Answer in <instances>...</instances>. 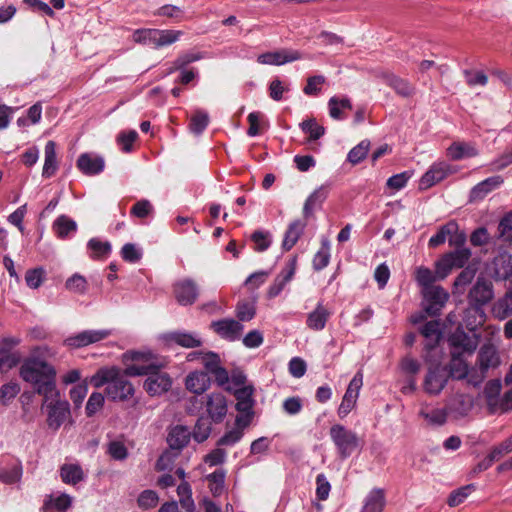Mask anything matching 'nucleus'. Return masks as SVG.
Segmentation results:
<instances>
[{
  "mask_svg": "<svg viewBox=\"0 0 512 512\" xmlns=\"http://www.w3.org/2000/svg\"><path fill=\"white\" fill-rule=\"evenodd\" d=\"M126 363L125 374L135 377L146 375L144 389L150 396H160L172 386V379L160 369L165 367L164 360L159 359L151 351L130 350L123 354Z\"/></svg>",
  "mask_w": 512,
  "mask_h": 512,
  "instance_id": "f257e3e1",
  "label": "nucleus"
},
{
  "mask_svg": "<svg viewBox=\"0 0 512 512\" xmlns=\"http://www.w3.org/2000/svg\"><path fill=\"white\" fill-rule=\"evenodd\" d=\"M21 378L30 383L34 390L48 398L49 395H57L56 370L47 362L36 357L28 358L20 368Z\"/></svg>",
  "mask_w": 512,
  "mask_h": 512,
  "instance_id": "f03ea898",
  "label": "nucleus"
},
{
  "mask_svg": "<svg viewBox=\"0 0 512 512\" xmlns=\"http://www.w3.org/2000/svg\"><path fill=\"white\" fill-rule=\"evenodd\" d=\"M125 371L115 367H102L90 378V383L95 388H101L106 385L105 393L108 399L112 401H125L133 396L134 387L126 379Z\"/></svg>",
  "mask_w": 512,
  "mask_h": 512,
  "instance_id": "7ed1b4c3",
  "label": "nucleus"
},
{
  "mask_svg": "<svg viewBox=\"0 0 512 512\" xmlns=\"http://www.w3.org/2000/svg\"><path fill=\"white\" fill-rule=\"evenodd\" d=\"M329 435L341 459H347L361 449V441L357 434L341 424L331 426Z\"/></svg>",
  "mask_w": 512,
  "mask_h": 512,
  "instance_id": "20e7f679",
  "label": "nucleus"
},
{
  "mask_svg": "<svg viewBox=\"0 0 512 512\" xmlns=\"http://www.w3.org/2000/svg\"><path fill=\"white\" fill-rule=\"evenodd\" d=\"M474 407V397L461 386H452L446 398L445 408L453 419H462L469 415Z\"/></svg>",
  "mask_w": 512,
  "mask_h": 512,
  "instance_id": "39448f33",
  "label": "nucleus"
},
{
  "mask_svg": "<svg viewBox=\"0 0 512 512\" xmlns=\"http://www.w3.org/2000/svg\"><path fill=\"white\" fill-rule=\"evenodd\" d=\"M423 382L424 391L432 396L439 395L448 383L449 375L440 363V354L431 355V360Z\"/></svg>",
  "mask_w": 512,
  "mask_h": 512,
  "instance_id": "423d86ee",
  "label": "nucleus"
},
{
  "mask_svg": "<svg viewBox=\"0 0 512 512\" xmlns=\"http://www.w3.org/2000/svg\"><path fill=\"white\" fill-rule=\"evenodd\" d=\"M42 408L46 410L47 425L53 430H58L70 417L69 402L61 399L59 392L57 395L52 394L48 398H44Z\"/></svg>",
  "mask_w": 512,
  "mask_h": 512,
  "instance_id": "0eeeda50",
  "label": "nucleus"
},
{
  "mask_svg": "<svg viewBox=\"0 0 512 512\" xmlns=\"http://www.w3.org/2000/svg\"><path fill=\"white\" fill-rule=\"evenodd\" d=\"M493 296L492 283L483 278H478L468 295L469 304L472 306L471 310L480 318L478 324L484 321V311L482 307L490 302Z\"/></svg>",
  "mask_w": 512,
  "mask_h": 512,
  "instance_id": "6e6552de",
  "label": "nucleus"
},
{
  "mask_svg": "<svg viewBox=\"0 0 512 512\" xmlns=\"http://www.w3.org/2000/svg\"><path fill=\"white\" fill-rule=\"evenodd\" d=\"M423 310L429 316H437L449 298V294L441 286L428 287L422 290Z\"/></svg>",
  "mask_w": 512,
  "mask_h": 512,
  "instance_id": "1a4fd4ad",
  "label": "nucleus"
},
{
  "mask_svg": "<svg viewBox=\"0 0 512 512\" xmlns=\"http://www.w3.org/2000/svg\"><path fill=\"white\" fill-rule=\"evenodd\" d=\"M499 364L500 358L496 348L492 345L482 346L478 353V365L480 369V375L477 377L471 375L469 383L474 386H477L483 381L485 373L491 368H496Z\"/></svg>",
  "mask_w": 512,
  "mask_h": 512,
  "instance_id": "9d476101",
  "label": "nucleus"
},
{
  "mask_svg": "<svg viewBox=\"0 0 512 512\" xmlns=\"http://www.w3.org/2000/svg\"><path fill=\"white\" fill-rule=\"evenodd\" d=\"M112 334L110 329L83 330L65 339L64 344L71 348H81L101 342Z\"/></svg>",
  "mask_w": 512,
  "mask_h": 512,
  "instance_id": "9b49d317",
  "label": "nucleus"
},
{
  "mask_svg": "<svg viewBox=\"0 0 512 512\" xmlns=\"http://www.w3.org/2000/svg\"><path fill=\"white\" fill-rule=\"evenodd\" d=\"M363 385V374L357 372L351 379L342 401L338 408V415L340 418H345L356 406L360 389Z\"/></svg>",
  "mask_w": 512,
  "mask_h": 512,
  "instance_id": "f8f14e48",
  "label": "nucleus"
},
{
  "mask_svg": "<svg viewBox=\"0 0 512 512\" xmlns=\"http://www.w3.org/2000/svg\"><path fill=\"white\" fill-rule=\"evenodd\" d=\"M160 339L163 343L172 347L173 345H178L183 348H197L202 345V339L198 333L195 332H187V331H172L168 333H164L160 336Z\"/></svg>",
  "mask_w": 512,
  "mask_h": 512,
  "instance_id": "ddd939ff",
  "label": "nucleus"
},
{
  "mask_svg": "<svg viewBox=\"0 0 512 512\" xmlns=\"http://www.w3.org/2000/svg\"><path fill=\"white\" fill-rule=\"evenodd\" d=\"M211 328L219 337L230 342L240 339L244 330V326L232 318L213 321Z\"/></svg>",
  "mask_w": 512,
  "mask_h": 512,
  "instance_id": "4468645a",
  "label": "nucleus"
},
{
  "mask_svg": "<svg viewBox=\"0 0 512 512\" xmlns=\"http://www.w3.org/2000/svg\"><path fill=\"white\" fill-rule=\"evenodd\" d=\"M421 334L426 339L425 349L426 354L424 355L425 361L431 360V355H439L437 344L441 338V330L439 321L433 320L427 322L421 329Z\"/></svg>",
  "mask_w": 512,
  "mask_h": 512,
  "instance_id": "2eb2a0df",
  "label": "nucleus"
},
{
  "mask_svg": "<svg viewBox=\"0 0 512 512\" xmlns=\"http://www.w3.org/2000/svg\"><path fill=\"white\" fill-rule=\"evenodd\" d=\"M302 59V54L298 50L280 49L277 51L260 54L257 58L258 63L264 65H283Z\"/></svg>",
  "mask_w": 512,
  "mask_h": 512,
  "instance_id": "dca6fc26",
  "label": "nucleus"
},
{
  "mask_svg": "<svg viewBox=\"0 0 512 512\" xmlns=\"http://www.w3.org/2000/svg\"><path fill=\"white\" fill-rule=\"evenodd\" d=\"M449 343L452 347V351L464 354H472L477 346L478 339L475 335H468L463 331L457 330L449 337Z\"/></svg>",
  "mask_w": 512,
  "mask_h": 512,
  "instance_id": "f3484780",
  "label": "nucleus"
},
{
  "mask_svg": "<svg viewBox=\"0 0 512 512\" xmlns=\"http://www.w3.org/2000/svg\"><path fill=\"white\" fill-rule=\"evenodd\" d=\"M174 294L179 304L191 305L198 297V287L191 279H183L174 284Z\"/></svg>",
  "mask_w": 512,
  "mask_h": 512,
  "instance_id": "a211bd4d",
  "label": "nucleus"
},
{
  "mask_svg": "<svg viewBox=\"0 0 512 512\" xmlns=\"http://www.w3.org/2000/svg\"><path fill=\"white\" fill-rule=\"evenodd\" d=\"M104 167V158L95 153H82L77 160V168L88 176L100 174Z\"/></svg>",
  "mask_w": 512,
  "mask_h": 512,
  "instance_id": "6ab92c4d",
  "label": "nucleus"
},
{
  "mask_svg": "<svg viewBox=\"0 0 512 512\" xmlns=\"http://www.w3.org/2000/svg\"><path fill=\"white\" fill-rule=\"evenodd\" d=\"M452 173L450 166L445 162L433 164L430 169L421 177L420 188L426 190L436 183L445 179Z\"/></svg>",
  "mask_w": 512,
  "mask_h": 512,
  "instance_id": "aec40b11",
  "label": "nucleus"
},
{
  "mask_svg": "<svg viewBox=\"0 0 512 512\" xmlns=\"http://www.w3.org/2000/svg\"><path fill=\"white\" fill-rule=\"evenodd\" d=\"M502 176L496 175L489 177L476 184L469 193V201L477 202L484 199L490 192L499 188L503 184Z\"/></svg>",
  "mask_w": 512,
  "mask_h": 512,
  "instance_id": "412c9836",
  "label": "nucleus"
},
{
  "mask_svg": "<svg viewBox=\"0 0 512 512\" xmlns=\"http://www.w3.org/2000/svg\"><path fill=\"white\" fill-rule=\"evenodd\" d=\"M206 410L215 423L221 422L227 414V401L222 393H211L207 397Z\"/></svg>",
  "mask_w": 512,
  "mask_h": 512,
  "instance_id": "4be33fe9",
  "label": "nucleus"
},
{
  "mask_svg": "<svg viewBox=\"0 0 512 512\" xmlns=\"http://www.w3.org/2000/svg\"><path fill=\"white\" fill-rule=\"evenodd\" d=\"M296 270V260H290L282 269L280 274L274 279L273 284L269 287L267 295L269 298L277 297L292 280Z\"/></svg>",
  "mask_w": 512,
  "mask_h": 512,
  "instance_id": "5701e85b",
  "label": "nucleus"
},
{
  "mask_svg": "<svg viewBox=\"0 0 512 512\" xmlns=\"http://www.w3.org/2000/svg\"><path fill=\"white\" fill-rule=\"evenodd\" d=\"M418 415L430 426H442L447 421L448 413L445 407L437 408L423 402L420 404Z\"/></svg>",
  "mask_w": 512,
  "mask_h": 512,
  "instance_id": "b1692460",
  "label": "nucleus"
},
{
  "mask_svg": "<svg viewBox=\"0 0 512 512\" xmlns=\"http://www.w3.org/2000/svg\"><path fill=\"white\" fill-rule=\"evenodd\" d=\"M22 476V466L17 459H7L0 462V480L5 484L18 482Z\"/></svg>",
  "mask_w": 512,
  "mask_h": 512,
  "instance_id": "393cba45",
  "label": "nucleus"
},
{
  "mask_svg": "<svg viewBox=\"0 0 512 512\" xmlns=\"http://www.w3.org/2000/svg\"><path fill=\"white\" fill-rule=\"evenodd\" d=\"M210 384L208 374L203 371H193L185 379L186 389L197 395L203 394L210 387Z\"/></svg>",
  "mask_w": 512,
  "mask_h": 512,
  "instance_id": "a878e982",
  "label": "nucleus"
},
{
  "mask_svg": "<svg viewBox=\"0 0 512 512\" xmlns=\"http://www.w3.org/2000/svg\"><path fill=\"white\" fill-rule=\"evenodd\" d=\"M254 388L251 385L235 388L233 390L234 396L237 400L236 409L247 415L252 414L254 405L253 399Z\"/></svg>",
  "mask_w": 512,
  "mask_h": 512,
  "instance_id": "bb28decb",
  "label": "nucleus"
},
{
  "mask_svg": "<svg viewBox=\"0 0 512 512\" xmlns=\"http://www.w3.org/2000/svg\"><path fill=\"white\" fill-rule=\"evenodd\" d=\"M449 377H452L453 379L462 380L466 377H468V380L470 379L471 375H474L472 372H469L468 365L464 359V357L461 355V353H458L456 351H451V360L448 365Z\"/></svg>",
  "mask_w": 512,
  "mask_h": 512,
  "instance_id": "cd10ccee",
  "label": "nucleus"
},
{
  "mask_svg": "<svg viewBox=\"0 0 512 512\" xmlns=\"http://www.w3.org/2000/svg\"><path fill=\"white\" fill-rule=\"evenodd\" d=\"M331 312L319 302L316 308L307 315L306 325L309 329L314 331H321L325 328Z\"/></svg>",
  "mask_w": 512,
  "mask_h": 512,
  "instance_id": "c85d7f7f",
  "label": "nucleus"
},
{
  "mask_svg": "<svg viewBox=\"0 0 512 512\" xmlns=\"http://www.w3.org/2000/svg\"><path fill=\"white\" fill-rule=\"evenodd\" d=\"M385 505V491L374 488L365 497L361 512H383Z\"/></svg>",
  "mask_w": 512,
  "mask_h": 512,
  "instance_id": "c756f323",
  "label": "nucleus"
},
{
  "mask_svg": "<svg viewBox=\"0 0 512 512\" xmlns=\"http://www.w3.org/2000/svg\"><path fill=\"white\" fill-rule=\"evenodd\" d=\"M307 226L304 220H294L289 225L285 232L282 247L285 251H289L297 243Z\"/></svg>",
  "mask_w": 512,
  "mask_h": 512,
  "instance_id": "7c9ffc66",
  "label": "nucleus"
},
{
  "mask_svg": "<svg viewBox=\"0 0 512 512\" xmlns=\"http://www.w3.org/2000/svg\"><path fill=\"white\" fill-rule=\"evenodd\" d=\"M190 438V430L186 426L177 425L170 430L167 442L170 448L181 450L189 443Z\"/></svg>",
  "mask_w": 512,
  "mask_h": 512,
  "instance_id": "2f4dec72",
  "label": "nucleus"
},
{
  "mask_svg": "<svg viewBox=\"0 0 512 512\" xmlns=\"http://www.w3.org/2000/svg\"><path fill=\"white\" fill-rule=\"evenodd\" d=\"M328 195V188L320 186L306 199L303 207L305 218H309L317 207H320Z\"/></svg>",
  "mask_w": 512,
  "mask_h": 512,
  "instance_id": "473e14b6",
  "label": "nucleus"
},
{
  "mask_svg": "<svg viewBox=\"0 0 512 512\" xmlns=\"http://www.w3.org/2000/svg\"><path fill=\"white\" fill-rule=\"evenodd\" d=\"M45 160L42 170V176L44 178L52 177L58 168L56 158V145L53 141H48L45 145Z\"/></svg>",
  "mask_w": 512,
  "mask_h": 512,
  "instance_id": "72a5a7b5",
  "label": "nucleus"
},
{
  "mask_svg": "<svg viewBox=\"0 0 512 512\" xmlns=\"http://www.w3.org/2000/svg\"><path fill=\"white\" fill-rule=\"evenodd\" d=\"M492 313L499 320L512 316V289H508L505 295L493 304Z\"/></svg>",
  "mask_w": 512,
  "mask_h": 512,
  "instance_id": "f704fd0d",
  "label": "nucleus"
},
{
  "mask_svg": "<svg viewBox=\"0 0 512 512\" xmlns=\"http://www.w3.org/2000/svg\"><path fill=\"white\" fill-rule=\"evenodd\" d=\"M477 154V149L472 144L465 142H454L447 149V155L452 160L470 158L476 156Z\"/></svg>",
  "mask_w": 512,
  "mask_h": 512,
  "instance_id": "c9c22d12",
  "label": "nucleus"
},
{
  "mask_svg": "<svg viewBox=\"0 0 512 512\" xmlns=\"http://www.w3.org/2000/svg\"><path fill=\"white\" fill-rule=\"evenodd\" d=\"M72 498L68 494L51 495L44 503L45 512H66L71 506Z\"/></svg>",
  "mask_w": 512,
  "mask_h": 512,
  "instance_id": "e433bc0d",
  "label": "nucleus"
},
{
  "mask_svg": "<svg viewBox=\"0 0 512 512\" xmlns=\"http://www.w3.org/2000/svg\"><path fill=\"white\" fill-rule=\"evenodd\" d=\"M60 477L64 483L76 485L84 479V472L78 464H63L60 468Z\"/></svg>",
  "mask_w": 512,
  "mask_h": 512,
  "instance_id": "4c0bfd02",
  "label": "nucleus"
},
{
  "mask_svg": "<svg viewBox=\"0 0 512 512\" xmlns=\"http://www.w3.org/2000/svg\"><path fill=\"white\" fill-rule=\"evenodd\" d=\"M495 276L497 279H506L512 273V256L508 253H500L494 259Z\"/></svg>",
  "mask_w": 512,
  "mask_h": 512,
  "instance_id": "58836bf2",
  "label": "nucleus"
},
{
  "mask_svg": "<svg viewBox=\"0 0 512 512\" xmlns=\"http://www.w3.org/2000/svg\"><path fill=\"white\" fill-rule=\"evenodd\" d=\"M385 81L397 94L403 97L411 96L414 93V87L407 80L394 74L386 75Z\"/></svg>",
  "mask_w": 512,
  "mask_h": 512,
  "instance_id": "ea45409f",
  "label": "nucleus"
},
{
  "mask_svg": "<svg viewBox=\"0 0 512 512\" xmlns=\"http://www.w3.org/2000/svg\"><path fill=\"white\" fill-rule=\"evenodd\" d=\"M329 115L336 120H342L345 118L343 110L352 109V104L347 97L338 98L331 97L328 101Z\"/></svg>",
  "mask_w": 512,
  "mask_h": 512,
  "instance_id": "a19ab883",
  "label": "nucleus"
},
{
  "mask_svg": "<svg viewBox=\"0 0 512 512\" xmlns=\"http://www.w3.org/2000/svg\"><path fill=\"white\" fill-rule=\"evenodd\" d=\"M53 229L59 238H65L77 230V224L66 215L59 216L53 223Z\"/></svg>",
  "mask_w": 512,
  "mask_h": 512,
  "instance_id": "79ce46f5",
  "label": "nucleus"
},
{
  "mask_svg": "<svg viewBox=\"0 0 512 512\" xmlns=\"http://www.w3.org/2000/svg\"><path fill=\"white\" fill-rule=\"evenodd\" d=\"M87 247L90 251V257L93 259L106 258L111 252V244L108 241H101L92 238L88 241Z\"/></svg>",
  "mask_w": 512,
  "mask_h": 512,
  "instance_id": "37998d69",
  "label": "nucleus"
},
{
  "mask_svg": "<svg viewBox=\"0 0 512 512\" xmlns=\"http://www.w3.org/2000/svg\"><path fill=\"white\" fill-rule=\"evenodd\" d=\"M457 230L458 225L455 221L448 222L447 224L443 225L439 229V231L429 239V246L437 247L443 244L446 241L447 237L456 233Z\"/></svg>",
  "mask_w": 512,
  "mask_h": 512,
  "instance_id": "c03bdc74",
  "label": "nucleus"
},
{
  "mask_svg": "<svg viewBox=\"0 0 512 512\" xmlns=\"http://www.w3.org/2000/svg\"><path fill=\"white\" fill-rule=\"evenodd\" d=\"M183 32L180 30H157V37H156V47L155 48H161L164 46L171 45L175 42H177L180 37L182 36Z\"/></svg>",
  "mask_w": 512,
  "mask_h": 512,
  "instance_id": "a18cd8bd",
  "label": "nucleus"
},
{
  "mask_svg": "<svg viewBox=\"0 0 512 512\" xmlns=\"http://www.w3.org/2000/svg\"><path fill=\"white\" fill-rule=\"evenodd\" d=\"M370 149V141L368 140H362L358 145L353 147L347 156V160L353 164L356 165L360 163L368 154V151Z\"/></svg>",
  "mask_w": 512,
  "mask_h": 512,
  "instance_id": "49530a36",
  "label": "nucleus"
},
{
  "mask_svg": "<svg viewBox=\"0 0 512 512\" xmlns=\"http://www.w3.org/2000/svg\"><path fill=\"white\" fill-rule=\"evenodd\" d=\"M211 423L207 418H199L195 424L192 436L195 441L202 443L208 439L211 433Z\"/></svg>",
  "mask_w": 512,
  "mask_h": 512,
  "instance_id": "de8ad7c7",
  "label": "nucleus"
},
{
  "mask_svg": "<svg viewBox=\"0 0 512 512\" xmlns=\"http://www.w3.org/2000/svg\"><path fill=\"white\" fill-rule=\"evenodd\" d=\"M415 279L422 287V290H426L428 287H433L432 284L438 277L436 276V272L433 273L429 268L421 266L416 269Z\"/></svg>",
  "mask_w": 512,
  "mask_h": 512,
  "instance_id": "09e8293b",
  "label": "nucleus"
},
{
  "mask_svg": "<svg viewBox=\"0 0 512 512\" xmlns=\"http://www.w3.org/2000/svg\"><path fill=\"white\" fill-rule=\"evenodd\" d=\"M302 131L309 135V141H315L324 135L325 129L315 119H308L300 124Z\"/></svg>",
  "mask_w": 512,
  "mask_h": 512,
  "instance_id": "8fccbe9b",
  "label": "nucleus"
},
{
  "mask_svg": "<svg viewBox=\"0 0 512 512\" xmlns=\"http://www.w3.org/2000/svg\"><path fill=\"white\" fill-rule=\"evenodd\" d=\"M158 29H138L133 33V40L136 43L156 47V37Z\"/></svg>",
  "mask_w": 512,
  "mask_h": 512,
  "instance_id": "3c124183",
  "label": "nucleus"
},
{
  "mask_svg": "<svg viewBox=\"0 0 512 512\" xmlns=\"http://www.w3.org/2000/svg\"><path fill=\"white\" fill-rule=\"evenodd\" d=\"M209 489L214 496L220 495L224 490L225 473L223 470H217L207 476Z\"/></svg>",
  "mask_w": 512,
  "mask_h": 512,
  "instance_id": "603ef678",
  "label": "nucleus"
},
{
  "mask_svg": "<svg viewBox=\"0 0 512 512\" xmlns=\"http://www.w3.org/2000/svg\"><path fill=\"white\" fill-rule=\"evenodd\" d=\"M256 307L254 302L241 301L236 306V316L240 321L247 322L254 318Z\"/></svg>",
  "mask_w": 512,
  "mask_h": 512,
  "instance_id": "864d4df0",
  "label": "nucleus"
},
{
  "mask_svg": "<svg viewBox=\"0 0 512 512\" xmlns=\"http://www.w3.org/2000/svg\"><path fill=\"white\" fill-rule=\"evenodd\" d=\"M65 287L73 293L84 294L87 291V280L84 276L75 273L67 279Z\"/></svg>",
  "mask_w": 512,
  "mask_h": 512,
  "instance_id": "5fc2aeb1",
  "label": "nucleus"
},
{
  "mask_svg": "<svg viewBox=\"0 0 512 512\" xmlns=\"http://www.w3.org/2000/svg\"><path fill=\"white\" fill-rule=\"evenodd\" d=\"M330 246L327 240L323 241L321 249L313 258V267L315 270H322L329 264Z\"/></svg>",
  "mask_w": 512,
  "mask_h": 512,
  "instance_id": "6e6d98bb",
  "label": "nucleus"
},
{
  "mask_svg": "<svg viewBox=\"0 0 512 512\" xmlns=\"http://www.w3.org/2000/svg\"><path fill=\"white\" fill-rule=\"evenodd\" d=\"M199 360L210 374L221 365L219 355L212 351H199Z\"/></svg>",
  "mask_w": 512,
  "mask_h": 512,
  "instance_id": "4d7b16f0",
  "label": "nucleus"
},
{
  "mask_svg": "<svg viewBox=\"0 0 512 512\" xmlns=\"http://www.w3.org/2000/svg\"><path fill=\"white\" fill-rule=\"evenodd\" d=\"M473 490H475V486L473 484H469L453 491L448 498V505L451 507L460 505L465 501V499L471 494Z\"/></svg>",
  "mask_w": 512,
  "mask_h": 512,
  "instance_id": "13d9d810",
  "label": "nucleus"
},
{
  "mask_svg": "<svg viewBox=\"0 0 512 512\" xmlns=\"http://www.w3.org/2000/svg\"><path fill=\"white\" fill-rule=\"evenodd\" d=\"M203 58H205V53L203 52L190 51L182 53L173 62L174 69H183L188 64L199 61Z\"/></svg>",
  "mask_w": 512,
  "mask_h": 512,
  "instance_id": "bf43d9fd",
  "label": "nucleus"
},
{
  "mask_svg": "<svg viewBox=\"0 0 512 512\" xmlns=\"http://www.w3.org/2000/svg\"><path fill=\"white\" fill-rule=\"evenodd\" d=\"M453 264L454 268H462L470 259L471 251L469 248H459L446 254Z\"/></svg>",
  "mask_w": 512,
  "mask_h": 512,
  "instance_id": "052dcab7",
  "label": "nucleus"
},
{
  "mask_svg": "<svg viewBox=\"0 0 512 512\" xmlns=\"http://www.w3.org/2000/svg\"><path fill=\"white\" fill-rule=\"evenodd\" d=\"M476 270L471 267L465 268L454 281V288L457 292L463 293L465 286L470 284L475 277Z\"/></svg>",
  "mask_w": 512,
  "mask_h": 512,
  "instance_id": "680f3d73",
  "label": "nucleus"
},
{
  "mask_svg": "<svg viewBox=\"0 0 512 512\" xmlns=\"http://www.w3.org/2000/svg\"><path fill=\"white\" fill-rule=\"evenodd\" d=\"M208 122V114L204 111H197L191 118L190 130L195 134H200L207 127Z\"/></svg>",
  "mask_w": 512,
  "mask_h": 512,
  "instance_id": "e2e57ef3",
  "label": "nucleus"
},
{
  "mask_svg": "<svg viewBox=\"0 0 512 512\" xmlns=\"http://www.w3.org/2000/svg\"><path fill=\"white\" fill-rule=\"evenodd\" d=\"M331 491V485L324 474H318L316 477V497L320 501L328 499Z\"/></svg>",
  "mask_w": 512,
  "mask_h": 512,
  "instance_id": "0e129e2a",
  "label": "nucleus"
},
{
  "mask_svg": "<svg viewBox=\"0 0 512 512\" xmlns=\"http://www.w3.org/2000/svg\"><path fill=\"white\" fill-rule=\"evenodd\" d=\"M45 271L43 268L28 270L25 275V281L28 287L36 289L43 283Z\"/></svg>",
  "mask_w": 512,
  "mask_h": 512,
  "instance_id": "69168bd1",
  "label": "nucleus"
},
{
  "mask_svg": "<svg viewBox=\"0 0 512 512\" xmlns=\"http://www.w3.org/2000/svg\"><path fill=\"white\" fill-rule=\"evenodd\" d=\"M251 239L255 244V249L260 252L267 250L271 244L269 232L257 230L252 234Z\"/></svg>",
  "mask_w": 512,
  "mask_h": 512,
  "instance_id": "338daca9",
  "label": "nucleus"
},
{
  "mask_svg": "<svg viewBox=\"0 0 512 512\" xmlns=\"http://www.w3.org/2000/svg\"><path fill=\"white\" fill-rule=\"evenodd\" d=\"M122 258L130 263L138 262L142 257V251L135 244L127 243L121 249Z\"/></svg>",
  "mask_w": 512,
  "mask_h": 512,
  "instance_id": "774afa93",
  "label": "nucleus"
}]
</instances>
